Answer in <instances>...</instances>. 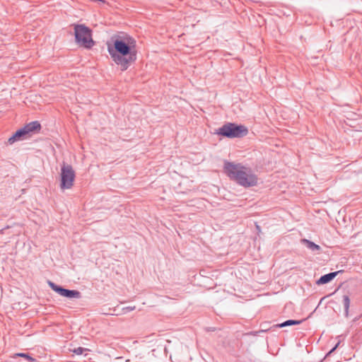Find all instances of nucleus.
Instances as JSON below:
<instances>
[{
    "label": "nucleus",
    "instance_id": "f257e3e1",
    "mask_svg": "<svg viewBox=\"0 0 362 362\" xmlns=\"http://www.w3.org/2000/svg\"><path fill=\"white\" fill-rule=\"evenodd\" d=\"M112 41L107 43V52L121 70L126 71L136 60V41L131 37H117Z\"/></svg>",
    "mask_w": 362,
    "mask_h": 362
},
{
    "label": "nucleus",
    "instance_id": "f03ea898",
    "mask_svg": "<svg viewBox=\"0 0 362 362\" xmlns=\"http://www.w3.org/2000/svg\"><path fill=\"white\" fill-rule=\"evenodd\" d=\"M224 171L230 180L244 187H254L257 185V176L250 168L240 163L235 164L226 161L224 163Z\"/></svg>",
    "mask_w": 362,
    "mask_h": 362
},
{
    "label": "nucleus",
    "instance_id": "7ed1b4c3",
    "mask_svg": "<svg viewBox=\"0 0 362 362\" xmlns=\"http://www.w3.org/2000/svg\"><path fill=\"white\" fill-rule=\"evenodd\" d=\"M76 42L81 47L90 49L94 45L91 30L83 24L74 25Z\"/></svg>",
    "mask_w": 362,
    "mask_h": 362
},
{
    "label": "nucleus",
    "instance_id": "20e7f679",
    "mask_svg": "<svg viewBox=\"0 0 362 362\" xmlns=\"http://www.w3.org/2000/svg\"><path fill=\"white\" fill-rule=\"evenodd\" d=\"M248 129L244 125L228 122L220 127L216 134L226 138H241L246 136Z\"/></svg>",
    "mask_w": 362,
    "mask_h": 362
},
{
    "label": "nucleus",
    "instance_id": "39448f33",
    "mask_svg": "<svg viewBox=\"0 0 362 362\" xmlns=\"http://www.w3.org/2000/svg\"><path fill=\"white\" fill-rule=\"evenodd\" d=\"M60 177V188L62 189H71L74 185L76 177V173L73 167L69 164L63 163L61 167Z\"/></svg>",
    "mask_w": 362,
    "mask_h": 362
},
{
    "label": "nucleus",
    "instance_id": "423d86ee",
    "mask_svg": "<svg viewBox=\"0 0 362 362\" xmlns=\"http://www.w3.org/2000/svg\"><path fill=\"white\" fill-rule=\"evenodd\" d=\"M48 285L54 291L59 294L61 296L66 297L68 298H80L81 297V293L78 291L64 288L51 281H48Z\"/></svg>",
    "mask_w": 362,
    "mask_h": 362
},
{
    "label": "nucleus",
    "instance_id": "0eeeda50",
    "mask_svg": "<svg viewBox=\"0 0 362 362\" xmlns=\"http://www.w3.org/2000/svg\"><path fill=\"white\" fill-rule=\"evenodd\" d=\"M26 134L33 133V132H38L41 129V124L38 121H33L27 124H25L23 127Z\"/></svg>",
    "mask_w": 362,
    "mask_h": 362
},
{
    "label": "nucleus",
    "instance_id": "6e6552de",
    "mask_svg": "<svg viewBox=\"0 0 362 362\" xmlns=\"http://www.w3.org/2000/svg\"><path fill=\"white\" fill-rule=\"evenodd\" d=\"M341 271L330 272L329 274L322 276L317 281V284H325L331 281Z\"/></svg>",
    "mask_w": 362,
    "mask_h": 362
},
{
    "label": "nucleus",
    "instance_id": "1a4fd4ad",
    "mask_svg": "<svg viewBox=\"0 0 362 362\" xmlns=\"http://www.w3.org/2000/svg\"><path fill=\"white\" fill-rule=\"evenodd\" d=\"M26 135V133H25V131L24 129V128H21V129H19L18 130H17L16 132V133L14 134H13L12 136H11L8 139V142L10 144H13L15 141H18V140H20L21 139V137H23V136Z\"/></svg>",
    "mask_w": 362,
    "mask_h": 362
},
{
    "label": "nucleus",
    "instance_id": "9d476101",
    "mask_svg": "<svg viewBox=\"0 0 362 362\" xmlns=\"http://www.w3.org/2000/svg\"><path fill=\"white\" fill-rule=\"evenodd\" d=\"M301 243L303 244L307 248L310 250L311 251L320 250L321 247L320 245L315 244V243L303 238L300 240Z\"/></svg>",
    "mask_w": 362,
    "mask_h": 362
},
{
    "label": "nucleus",
    "instance_id": "9b49d317",
    "mask_svg": "<svg viewBox=\"0 0 362 362\" xmlns=\"http://www.w3.org/2000/svg\"><path fill=\"white\" fill-rule=\"evenodd\" d=\"M301 322L302 320H288L281 324L277 325L276 326L278 327H284L286 326L300 325Z\"/></svg>",
    "mask_w": 362,
    "mask_h": 362
},
{
    "label": "nucleus",
    "instance_id": "f8f14e48",
    "mask_svg": "<svg viewBox=\"0 0 362 362\" xmlns=\"http://www.w3.org/2000/svg\"><path fill=\"white\" fill-rule=\"evenodd\" d=\"M343 304L344 307V314L346 317H348L349 315V309L350 306V298L349 296L345 295L343 296Z\"/></svg>",
    "mask_w": 362,
    "mask_h": 362
},
{
    "label": "nucleus",
    "instance_id": "ddd939ff",
    "mask_svg": "<svg viewBox=\"0 0 362 362\" xmlns=\"http://www.w3.org/2000/svg\"><path fill=\"white\" fill-rule=\"evenodd\" d=\"M23 357V358H26L28 361H34V358H32L30 355H28V354H25V353H17V354H15L14 356H13V358L15 357Z\"/></svg>",
    "mask_w": 362,
    "mask_h": 362
},
{
    "label": "nucleus",
    "instance_id": "4468645a",
    "mask_svg": "<svg viewBox=\"0 0 362 362\" xmlns=\"http://www.w3.org/2000/svg\"><path fill=\"white\" fill-rule=\"evenodd\" d=\"M86 349L83 347H78L73 350V352L76 355H81Z\"/></svg>",
    "mask_w": 362,
    "mask_h": 362
},
{
    "label": "nucleus",
    "instance_id": "2eb2a0df",
    "mask_svg": "<svg viewBox=\"0 0 362 362\" xmlns=\"http://www.w3.org/2000/svg\"><path fill=\"white\" fill-rule=\"evenodd\" d=\"M136 308L135 306H127L122 308V312L124 314L127 313L129 312L134 310Z\"/></svg>",
    "mask_w": 362,
    "mask_h": 362
},
{
    "label": "nucleus",
    "instance_id": "dca6fc26",
    "mask_svg": "<svg viewBox=\"0 0 362 362\" xmlns=\"http://www.w3.org/2000/svg\"><path fill=\"white\" fill-rule=\"evenodd\" d=\"M339 344V342H338V343L335 345V346H334V347H333V348L329 351V352L328 353V354H332V352H334V351L336 350V349L338 347Z\"/></svg>",
    "mask_w": 362,
    "mask_h": 362
}]
</instances>
